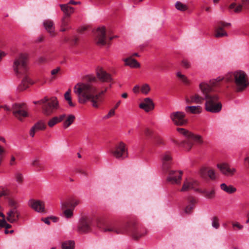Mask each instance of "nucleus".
I'll return each mask as SVG.
<instances>
[{"label": "nucleus", "mask_w": 249, "mask_h": 249, "mask_svg": "<svg viewBox=\"0 0 249 249\" xmlns=\"http://www.w3.org/2000/svg\"><path fill=\"white\" fill-rule=\"evenodd\" d=\"M87 83H78L74 88V91L77 95L79 103L86 104L88 101L91 103L93 107L98 108L104 100V95L107 90V88L100 91L92 83L96 81V78L94 76L88 75L85 77Z\"/></svg>", "instance_id": "1"}, {"label": "nucleus", "mask_w": 249, "mask_h": 249, "mask_svg": "<svg viewBox=\"0 0 249 249\" xmlns=\"http://www.w3.org/2000/svg\"><path fill=\"white\" fill-rule=\"evenodd\" d=\"M199 89L203 96L198 93L186 96V103L188 104H202L205 100V109L207 111L212 113L220 112L222 108V104L219 101V96L209 94L210 88L205 82H200L199 84Z\"/></svg>", "instance_id": "2"}, {"label": "nucleus", "mask_w": 249, "mask_h": 249, "mask_svg": "<svg viewBox=\"0 0 249 249\" xmlns=\"http://www.w3.org/2000/svg\"><path fill=\"white\" fill-rule=\"evenodd\" d=\"M102 230L105 232L128 234L135 240H139L147 233L146 228L135 220H130L123 223H110L104 226Z\"/></svg>", "instance_id": "3"}, {"label": "nucleus", "mask_w": 249, "mask_h": 249, "mask_svg": "<svg viewBox=\"0 0 249 249\" xmlns=\"http://www.w3.org/2000/svg\"><path fill=\"white\" fill-rule=\"evenodd\" d=\"M27 59L26 54H20L15 58L14 62L13 69L16 75L19 78L22 77L21 84L19 87L21 90L26 89L30 85L34 83L28 72Z\"/></svg>", "instance_id": "4"}, {"label": "nucleus", "mask_w": 249, "mask_h": 249, "mask_svg": "<svg viewBox=\"0 0 249 249\" xmlns=\"http://www.w3.org/2000/svg\"><path fill=\"white\" fill-rule=\"evenodd\" d=\"M225 81L227 84V88H232L238 92L243 91L249 85L247 73L241 70L227 73L225 76Z\"/></svg>", "instance_id": "5"}, {"label": "nucleus", "mask_w": 249, "mask_h": 249, "mask_svg": "<svg viewBox=\"0 0 249 249\" xmlns=\"http://www.w3.org/2000/svg\"><path fill=\"white\" fill-rule=\"evenodd\" d=\"M177 130L179 134L185 137V139L181 142L176 140H173V141L176 144L187 151H189L191 149L195 142L198 143H202L203 142L200 136L195 135L188 130L182 128H177Z\"/></svg>", "instance_id": "6"}, {"label": "nucleus", "mask_w": 249, "mask_h": 249, "mask_svg": "<svg viewBox=\"0 0 249 249\" xmlns=\"http://www.w3.org/2000/svg\"><path fill=\"white\" fill-rule=\"evenodd\" d=\"M34 103L42 105V111L46 115H50L58 107V101L54 97L51 98L45 97L40 101L34 102Z\"/></svg>", "instance_id": "7"}, {"label": "nucleus", "mask_w": 249, "mask_h": 249, "mask_svg": "<svg viewBox=\"0 0 249 249\" xmlns=\"http://www.w3.org/2000/svg\"><path fill=\"white\" fill-rule=\"evenodd\" d=\"M13 115L19 121L22 122L29 116L27 106L24 104L15 103L12 106Z\"/></svg>", "instance_id": "8"}, {"label": "nucleus", "mask_w": 249, "mask_h": 249, "mask_svg": "<svg viewBox=\"0 0 249 249\" xmlns=\"http://www.w3.org/2000/svg\"><path fill=\"white\" fill-rule=\"evenodd\" d=\"M112 37H107L106 28L104 27H99L94 34V40L98 46H104L112 39Z\"/></svg>", "instance_id": "9"}, {"label": "nucleus", "mask_w": 249, "mask_h": 249, "mask_svg": "<svg viewBox=\"0 0 249 249\" xmlns=\"http://www.w3.org/2000/svg\"><path fill=\"white\" fill-rule=\"evenodd\" d=\"M110 153L117 159L123 160L128 155L127 148L126 145L122 142L116 144L110 150Z\"/></svg>", "instance_id": "10"}, {"label": "nucleus", "mask_w": 249, "mask_h": 249, "mask_svg": "<svg viewBox=\"0 0 249 249\" xmlns=\"http://www.w3.org/2000/svg\"><path fill=\"white\" fill-rule=\"evenodd\" d=\"M167 181L173 184H180L182 179L183 172L179 170L169 169L167 172Z\"/></svg>", "instance_id": "11"}, {"label": "nucleus", "mask_w": 249, "mask_h": 249, "mask_svg": "<svg viewBox=\"0 0 249 249\" xmlns=\"http://www.w3.org/2000/svg\"><path fill=\"white\" fill-rule=\"evenodd\" d=\"M92 218L89 216L82 217L77 226L78 231L80 233H87L91 230Z\"/></svg>", "instance_id": "12"}, {"label": "nucleus", "mask_w": 249, "mask_h": 249, "mask_svg": "<svg viewBox=\"0 0 249 249\" xmlns=\"http://www.w3.org/2000/svg\"><path fill=\"white\" fill-rule=\"evenodd\" d=\"M185 116V114L183 112L175 111L171 113L170 117L175 125L182 126L187 123Z\"/></svg>", "instance_id": "13"}, {"label": "nucleus", "mask_w": 249, "mask_h": 249, "mask_svg": "<svg viewBox=\"0 0 249 249\" xmlns=\"http://www.w3.org/2000/svg\"><path fill=\"white\" fill-rule=\"evenodd\" d=\"M216 166L223 175L228 177L233 176L236 172V169L235 168H231L228 163L226 162L218 163Z\"/></svg>", "instance_id": "14"}, {"label": "nucleus", "mask_w": 249, "mask_h": 249, "mask_svg": "<svg viewBox=\"0 0 249 249\" xmlns=\"http://www.w3.org/2000/svg\"><path fill=\"white\" fill-rule=\"evenodd\" d=\"M231 26V23H226L224 21L218 22L214 30V36L216 38L223 37L228 36L227 33L224 28Z\"/></svg>", "instance_id": "15"}, {"label": "nucleus", "mask_w": 249, "mask_h": 249, "mask_svg": "<svg viewBox=\"0 0 249 249\" xmlns=\"http://www.w3.org/2000/svg\"><path fill=\"white\" fill-rule=\"evenodd\" d=\"M162 168L164 172H167L170 169L173 163L172 154L170 152L166 151L161 156Z\"/></svg>", "instance_id": "16"}, {"label": "nucleus", "mask_w": 249, "mask_h": 249, "mask_svg": "<svg viewBox=\"0 0 249 249\" xmlns=\"http://www.w3.org/2000/svg\"><path fill=\"white\" fill-rule=\"evenodd\" d=\"M199 182L196 180L191 178L186 179L184 180L180 191L185 192L190 190H194L196 191V189H198L197 186H199Z\"/></svg>", "instance_id": "17"}, {"label": "nucleus", "mask_w": 249, "mask_h": 249, "mask_svg": "<svg viewBox=\"0 0 249 249\" xmlns=\"http://www.w3.org/2000/svg\"><path fill=\"white\" fill-rule=\"evenodd\" d=\"M28 205L37 212H45V204L44 202L41 200L31 199L28 202Z\"/></svg>", "instance_id": "18"}, {"label": "nucleus", "mask_w": 249, "mask_h": 249, "mask_svg": "<svg viewBox=\"0 0 249 249\" xmlns=\"http://www.w3.org/2000/svg\"><path fill=\"white\" fill-rule=\"evenodd\" d=\"M43 26L46 32L51 37H54L56 35L55 32V25L54 22L50 19H45L43 21Z\"/></svg>", "instance_id": "19"}, {"label": "nucleus", "mask_w": 249, "mask_h": 249, "mask_svg": "<svg viewBox=\"0 0 249 249\" xmlns=\"http://www.w3.org/2000/svg\"><path fill=\"white\" fill-rule=\"evenodd\" d=\"M225 80L224 77H218L216 79H212L209 81V82L207 81H203L202 82H205L210 87V90L209 91V93L210 95H217V94L213 93V91L214 90V89L219 87L220 86V83L223 80Z\"/></svg>", "instance_id": "20"}, {"label": "nucleus", "mask_w": 249, "mask_h": 249, "mask_svg": "<svg viewBox=\"0 0 249 249\" xmlns=\"http://www.w3.org/2000/svg\"><path fill=\"white\" fill-rule=\"evenodd\" d=\"M249 4V0H242L241 4H237L236 2L231 3L228 7L231 11L233 10L234 13H238L241 12L243 7L248 8V5Z\"/></svg>", "instance_id": "21"}, {"label": "nucleus", "mask_w": 249, "mask_h": 249, "mask_svg": "<svg viewBox=\"0 0 249 249\" xmlns=\"http://www.w3.org/2000/svg\"><path fill=\"white\" fill-rule=\"evenodd\" d=\"M154 107L155 105L152 100L148 97L144 98L142 102L139 104V107L143 109L146 112L154 109Z\"/></svg>", "instance_id": "22"}, {"label": "nucleus", "mask_w": 249, "mask_h": 249, "mask_svg": "<svg viewBox=\"0 0 249 249\" xmlns=\"http://www.w3.org/2000/svg\"><path fill=\"white\" fill-rule=\"evenodd\" d=\"M96 74L98 78L102 82H110L112 80L111 75L102 68L97 70Z\"/></svg>", "instance_id": "23"}, {"label": "nucleus", "mask_w": 249, "mask_h": 249, "mask_svg": "<svg viewBox=\"0 0 249 249\" xmlns=\"http://www.w3.org/2000/svg\"><path fill=\"white\" fill-rule=\"evenodd\" d=\"M19 216L20 213L17 209L13 208L7 213L6 219L9 222L13 223L18 221Z\"/></svg>", "instance_id": "24"}, {"label": "nucleus", "mask_w": 249, "mask_h": 249, "mask_svg": "<svg viewBox=\"0 0 249 249\" xmlns=\"http://www.w3.org/2000/svg\"><path fill=\"white\" fill-rule=\"evenodd\" d=\"M46 128V125L45 124L41 121H38L36 123L34 126L31 128L30 131V135L32 137H34L35 133L40 130H44Z\"/></svg>", "instance_id": "25"}, {"label": "nucleus", "mask_w": 249, "mask_h": 249, "mask_svg": "<svg viewBox=\"0 0 249 249\" xmlns=\"http://www.w3.org/2000/svg\"><path fill=\"white\" fill-rule=\"evenodd\" d=\"M196 192L199 193L207 199H213L215 196V190L214 188L210 190L197 189Z\"/></svg>", "instance_id": "26"}, {"label": "nucleus", "mask_w": 249, "mask_h": 249, "mask_svg": "<svg viewBox=\"0 0 249 249\" xmlns=\"http://www.w3.org/2000/svg\"><path fill=\"white\" fill-rule=\"evenodd\" d=\"M61 209L63 212V215L65 218L69 219L72 217L74 210L68 206V204L62 203Z\"/></svg>", "instance_id": "27"}, {"label": "nucleus", "mask_w": 249, "mask_h": 249, "mask_svg": "<svg viewBox=\"0 0 249 249\" xmlns=\"http://www.w3.org/2000/svg\"><path fill=\"white\" fill-rule=\"evenodd\" d=\"M123 61L125 63V65L132 68H138L140 67V64L136 59L133 58L132 56H129L126 58L124 59Z\"/></svg>", "instance_id": "28"}, {"label": "nucleus", "mask_w": 249, "mask_h": 249, "mask_svg": "<svg viewBox=\"0 0 249 249\" xmlns=\"http://www.w3.org/2000/svg\"><path fill=\"white\" fill-rule=\"evenodd\" d=\"M187 201L188 204L185 207L184 209V212L187 214H190L193 211L195 208V204L196 203L195 199L191 196L188 197Z\"/></svg>", "instance_id": "29"}, {"label": "nucleus", "mask_w": 249, "mask_h": 249, "mask_svg": "<svg viewBox=\"0 0 249 249\" xmlns=\"http://www.w3.org/2000/svg\"><path fill=\"white\" fill-rule=\"evenodd\" d=\"M206 173H207L208 177L212 180H214L216 178L215 173L213 169L203 168L200 171V174L202 177L204 178Z\"/></svg>", "instance_id": "30"}, {"label": "nucleus", "mask_w": 249, "mask_h": 249, "mask_svg": "<svg viewBox=\"0 0 249 249\" xmlns=\"http://www.w3.org/2000/svg\"><path fill=\"white\" fill-rule=\"evenodd\" d=\"M66 118V115L65 114H63L60 115L59 117H54L50 119L48 123V124L49 127H52L53 126H54L56 124H57L59 122H60L64 120V119Z\"/></svg>", "instance_id": "31"}, {"label": "nucleus", "mask_w": 249, "mask_h": 249, "mask_svg": "<svg viewBox=\"0 0 249 249\" xmlns=\"http://www.w3.org/2000/svg\"><path fill=\"white\" fill-rule=\"evenodd\" d=\"M220 188L222 190L229 194H233L236 191V188L233 186L227 185L224 183L220 185Z\"/></svg>", "instance_id": "32"}, {"label": "nucleus", "mask_w": 249, "mask_h": 249, "mask_svg": "<svg viewBox=\"0 0 249 249\" xmlns=\"http://www.w3.org/2000/svg\"><path fill=\"white\" fill-rule=\"evenodd\" d=\"M175 7L177 10L180 12L188 11L189 7L186 4L183 3L180 1H177L175 4Z\"/></svg>", "instance_id": "33"}, {"label": "nucleus", "mask_w": 249, "mask_h": 249, "mask_svg": "<svg viewBox=\"0 0 249 249\" xmlns=\"http://www.w3.org/2000/svg\"><path fill=\"white\" fill-rule=\"evenodd\" d=\"M185 111L193 114H199L202 111V107L200 106H187L185 107Z\"/></svg>", "instance_id": "34"}, {"label": "nucleus", "mask_w": 249, "mask_h": 249, "mask_svg": "<svg viewBox=\"0 0 249 249\" xmlns=\"http://www.w3.org/2000/svg\"><path fill=\"white\" fill-rule=\"evenodd\" d=\"M60 6L61 7V9L65 14V17L69 18L71 14L73 12V8L69 6L68 4H60Z\"/></svg>", "instance_id": "35"}, {"label": "nucleus", "mask_w": 249, "mask_h": 249, "mask_svg": "<svg viewBox=\"0 0 249 249\" xmlns=\"http://www.w3.org/2000/svg\"><path fill=\"white\" fill-rule=\"evenodd\" d=\"M11 225L8 224L5 220V216L0 212V229L5 228L6 229L11 228Z\"/></svg>", "instance_id": "36"}, {"label": "nucleus", "mask_w": 249, "mask_h": 249, "mask_svg": "<svg viewBox=\"0 0 249 249\" xmlns=\"http://www.w3.org/2000/svg\"><path fill=\"white\" fill-rule=\"evenodd\" d=\"M176 75L182 82L186 86H189L191 84V81L185 75L182 74L180 72H177Z\"/></svg>", "instance_id": "37"}, {"label": "nucleus", "mask_w": 249, "mask_h": 249, "mask_svg": "<svg viewBox=\"0 0 249 249\" xmlns=\"http://www.w3.org/2000/svg\"><path fill=\"white\" fill-rule=\"evenodd\" d=\"M63 203L68 204V206L74 210L75 207L80 203V200L78 199L71 198Z\"/></svg>", "instance_id": "38"}, {"label": "nucleus", "mask_w": 249, "mask_h": 249, "mask_svg": "<svg viewBox=\"0 0 249 249\" xmlns=\"http://www.w3.org/2000/svg\"><path fill=\"white\" fill-rule=\"evenodd\" d=\"M33 166L35 167L37 172H40L44 169V166L40 163L37 159H35L32 163Z\"/></svg>", "instance_id": "39"}, {"label": "nucleus", "mask_w": 249, "mask_h": 249, "mask_svg": "<svg viewBox=\"0 0 249 249\" xmlns=\"http://www.w3.org/2000/svg\"><path fill=\"white\" fill-rule=\"evenodd\" d=\"M75 119V117L73 115L71 114L68 115L63 123L64 127L67 128L68 127H69L73 123Z\"/></svg>", "instance_id": "40"}, {"label": "nucleus", "mask_w": 249, "mask_h": 249, "mask_svg": "<svg viewBox=\"0 0 249 249\" xmlns=\"http://www.w3.org/2000/svg\"><path fill=\"white\" fill-rule=\"evenodd\" d=\"M71 93V90L70 89H69L67 92H65L64 94V98L70 107H75V104L72 102Z\"/></svg>", "instance_id": "41"}, {"label": "nucleus", "mask_w": 249, "mask_h": 249, "mask_svg": "<svg viewBox=\"0 0 249 249\" xmlns=\"http://www.w3.org/2000/svg\"><path fill=\"white\" fill-rule=\"evenodd\" d=\"M74 242L69 240L64 242L62 244V249H74Z\"/></svg>", "instance_id": "42"}, {"label": "nucleus", "mask_w": 249, "mask_h": 249, "mask_svg": "<svg viewBox=\"0 0 249 249\" xmlns=\"http://www.w3.org/2000/svg\"><path fill=\"white\" fill-rule=\"evenodd\" d=\"M150 89V87L148 84H144L142 86L141 88V92L145 95L148 93Z\"/></svg>", "instance_id": "43"}, {"label": "nucleus", "mask_w": 249, "mask_h": 249, "mask_svg": "<svg viewBox=\"0 0 249 249\" xmlns=\"http://www.w3.org/2000/svg\"><path fill=\"white\" fill-rule=\"evenodd\" d=\"M212 226L216 229H218L219 228L220 224L219 223V218H218V217L216 216H213L212 218Z\"/></svg>", "instance_id": "44"}, {"label": "nucleus", "mask_w": 249, "mask_h": 249, "mask_svg": "<svg viewBox=\"0 0 249 249\" xmlns=\"http://www.w3.org/2000/svg\"><path fill=\"white\" fill-rule=\"evenodd\" d=\"M15 178L17 182H18V183H22L23 181V177L20 172H18L15 174Z\"/></svg>", "instance_id": "45"}, {"label": "nucleus", "mask_w": 249, "mask_h": 249, "mask_svg": "<svg viewBox=\"0 0 249 249\" xmlns=\"http://www.w3.org/2000/svg\"><path fill=\"white\" fill-rule=\"evenodd\" d=\"M69 22V18L67 17H64L61 21V27H67Z\"/></svg>", "instance_id": "46"}, {"label": "nucleus", "mask_w": 249, "mask_h": 249, "mask_svg": "<svg viewBox=\"0 0 249 249\" xmlns=\"http://www.w3.org/2000/svg\"><path fill=\"white\" fill-rule=\"evenodd\" d=\"M181 63L182 66L185 69H189L191 67V63L186 59H183Z\"/></svg>", "instance_id": "47"}, {"label": "nucleus", "mask_w": 249, "mask_h": 249, "mask_svg": "<svg viewBox=\"0 0 249 249\" xmlns=\"http://www.w3.org/2000/svg\"><path fill=\"white\" fill-rule=\"evenodd\" d=\"M9 205L10 206V209H12L13 208L17 209V203L16 201L14 199H10L8 201Z\"/></svg>", "instance_id": "48"}, {"label": "nucleus", "mask_w": 249, "mask_h": 249, "mask_svg": "<svg viewBox=\"0 0 249 249\" xmlns=\"http://www.w3.org/2000/svg\"><path fill=\"white\" fill-rule=\"evenodd\" d=\"M5 154V150L0 145V165L4 157Z\"/></svg>", "instance_id": "49"}, {"label": "nucleus", "mask_w": 249, "mask_h": 249, "mask_svg": "<svg viewBox=\"0 0 249 249\" xmlns=\"http://www.w3.org/2000/svg\"><path fill=\"white\" fill-rule=\"evenodd\" d=\"M155 143L157 145H164L165 144L163 140L160 137H157L155 139Z\"/></svg>", "instance_id": "50"}, {"label": "nucleus", "mask_w": 249, "mask_h": 249, "mask_svg": "<svg viewBox=\"0 0 249 249\" xmlns=\"http://www.w3.org/2000/svg\"><path fill=\"white\" fill-rule=\"evenodd\" d=\"M114 114H115V109H111L109 111L108 114L107 115H106L105 116H104V119H107L110 118L111 117H112V116L114 115Z\"/></svg>", "instance_id": "51"}, {"label": "nucleus", "mask_w": 249, "mask_h": 249, "mask_svg": "<svg viewBox=\"0 0 249 249\" xmlns=\"http://www.w3.org/2000/svg\"><path fill=\"white\" fill-rule=\"evenodd\" d=\"M16 158L14 155H12L11 156V159L10 160L9 164L11 166H13L16 164Z\"/></svg>", "instance_id": "52"}, {"label": "nucleus", "mask_w": 249, "mask_h": 249, "mask_svg": "<svg viewBox=\"0 0 249 249\" xmlns=\"http://www.w3.org/2000/svg\"><path fill=\"white\" fill-rule=\"evenodd\" d=\"M60 71V67H57L56 69L52 70L51 73L52 75L53 76V79L55 78L54 75H56V74H57Z\"/></svg>", "instance_id": "53"}, {"label": "nucleus", "mask_w": 249, "mask_h": 249, "mask_svg": "<svg viewBox=\"0 0 249 249\" xmlns=\"http://www.w3.org/2000/svg\"><path fill=\"white\" fill-rule=\"evenodd\" d=\"M232 225L233 228H237L239 230H241L243 228V226L238 222H233Z\"/></svg>", "instance_id": "54"}, {"label": "nucleus", "mask_w": 249, "mask_h": 249, "mask_svg": "<svg viewBox=\"0 0 249 249\" xmlns=\"http://www.w3.org/2000/svg\"><path fill=\"white\" fill-rule=\"evenodd\" d=\"M144 134L146 137H150L152 134V131L149 128H146L144 130Z\"/></svg>", "instance_id": "55"}, {"label": "nucleus", "mask_w": 249, "mask_h": 249, "mask_svg": "<svg viewBox=\"0 0 249 249\" xmlns=\"http://www.w3.org/2000/svg\"><path fill=\"white\" fill-rule=\"evenodd\" d=\"M7 195L6 191L3 188L0 187V198L2 196H6Z\"/></svg>", "instance_id": "56"}, {"label": "nucleus", "mask_w": 249, "mask_h": 249, "mask_svg": "<svg viewBox=\"0 0 249 249\" xmlns=\"http://www.w3.org/2000/svg\"><path fill=\"white\" fill-rule=\"evenodd\" d=\"M133 91L135 93H138L140 91V87L138 85H136L133 89Z\"/></svg>", "instance_id": "57"}, {"label": "nucleus", "mask_w": 249, "mask_h": 249, "mask_svg": "<svg viewBox=\"0 0 249 249\" xmlns=\"http://www.w3.org/2000/svg\"><path fill=\"white\" fill-rule=\"evenodd\" d=\"M50 220H51L50 217L42 219V221H43L44 222V223L47 225L50 224Z\"/></svg>", "instance_id": "58"}, {"label": "nucleus", "mask_w": 249, "mask_h": 249, "mask_svg": "<svg viewBox=\"0 0 249 249\" xmlns=\"http://www.w3.org/2000/svg\"><path fill=\"white\" fill-rule=\"evenodd\" d=\"M6 53L0 50V62L1 61L2 58L6 56Z\"/></svg>", "instance_id": "59"}, {"label": "nucleus", "mask_w": 249, "mask_h": 249, "mask_svg": "<svg viewBox=\"0 0 249 249\" xmlns=\"http://www.w3.org/2000/svg\"><path fill=\"white\" fill-rule=\"evenodd\" d=\"M2 107L5 110L10 111H12V107H10L9 106H7L6 105L3 106Z\"/></svg>", "instance_id": "60"}, {"label": "nucleus", "mask_w": 249, "mask_h": 249, "mask_svg": "<svg viewBox=\"0 0 249 249\" xmlns=\"http://www.w3.org/2000/svg\"><path fill=\"white\" fill-rule=\"evenodd\" d=\"M245 164H247L249 167V154L247 156V157L244 159Z\"/></svg>", "instance_id": "61"}, {"label": "nucleus", "mask_w": 249, "mask_h": 249, "mask_svg": "<svg viewBox=\"0 0 249 249\" xmlns=\"http://www.w3.org/2000/svg\"><path fill=\"white\" fill-rule=\"evenodd\" d=\"M102 4H107L109 3L110 0H98Z\"/></svg>", "instance_id": "62"}, {"label": "nucleus", "mask_w": 249, "mask_h": 249, "mask_svg": "<svg viewBox=\"0 0 249 249\" xmlns=\"http://www.w3.org/2000/svg\"><path fill=\"white\" fill-rule=\"evenodd\" d=\"M78 41V38L77 37H74L72 40V42L73 45H76Z\"/></svg>", "instance_id": "63"}, {"label": "nucleus", "mask_w": 249, "mask_h": 249, "mask_svg": "<svg viewBox=\"0 0 249 249\" xmlns=\"http://www.w3.org/2000/svg\"><path fill=\"white\" fill-rule=\"evenodd\" d=\"M46 62V59L44 57H41L38 59V62L40 63H43Z\"/></svg>", "instance_id": "64"}]
</instances>
